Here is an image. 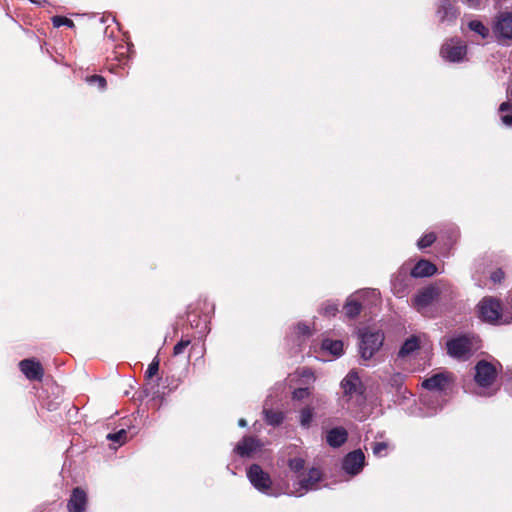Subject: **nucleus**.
I'll list each match as a JSON object with an SVG mask.
<instances>
[{
  "label": "nucleus",
  "mask_w": 512,
  "mask_h": 512,
  "mask_svg": "<svg viewBox=\"0 0 512 512\" xmlns=\"http://www.w3.org/2000/svg\"><path fill=\"white\" fill-rule=\"evenodd\" d=\"M447 353L458 360L469 359L480 348L479 338L474 335H460L447 343Z\"/></svg>",
  "instance_id": "1"
},
{
  "label": "nucleus",
  "mask_w": 512,
  "mask_h": 512,
  "mask_svg": "<svg viewBox=\"0 0 512 512\" xmlns=\"http://www.w3.org/2000/svg\"><path fill=\"white\" fill-rule=\"evenodd\" d=\"M247 476L251 484L260 492L277 497L285 494V489L273 486L272 480L268 473L264 472L258 464H252L248 471Z\"/></svg>",
  "instance_id": "2"
},
{
  "label": "nucleus",
  "mask_w": 512,
  "mask_h": 512,
  "mask_svg": "<svg viewBox=\"0 0 512 512\" xmlns=\"http://www.w3.org/2000/svg\"><path fill=\"white\" fill-rule=\"evenodd\" d=\"M322 479V473L317 468H311L306 475H297V481L293 483L292 488L287 486L285 494L301 497L311 490L317 489V484Z\"/></svg>",
  "instance_id": "3"
},
{
  "label": "nucleus",
  "mask_w": 512,
  "mask_h": 512,
  "mask_svg": "<svg viewBox=\"0 0 512 512\" xmlns=\"http://www.w3.org/2000/svg\"><path fill=\"white\" fill-rule=\"evenodd\" d=\"M477 309L479 317L485 322L495 323L500 321L503 324H508L512 321V319L503 315L501 303L494 297H484L477 305Z\"/></svg>",
  "instance_id": "4"
},
{
  "label": "nucleus",
  "mask_w": 512,
  "mask_h": 512,
  "mask_svg": "<svg viewBox=\"0 0 512 512\" xmlns=\"http://www.w3.org/2000/svg\"><path fill=\"white\" fill-rule=\"evenodd\" d=\"M384 335L380 331H363L360 335L359 350L364 360H369L381 348Z\"/></svg>",
  "instance_id": "5"
},
{
  "label": "nucleus",
  "mask_w": 512,
  "mask_h": 512,
  "mask_svg": "<svg viewBox=\"0 0 512 512\" xmlns=\"http://www.w3.org/2000/svg\"><path fill=\"white\" fill-rule=\"evenodd\" d=\"M443 287V285L436 283L421 289L413 298V306L418 312H422L440 299Z\"/></svg>",
  "instance_id": "6"
},
{
  "label": "nucleus",
  "mask_w": 512,
  "mask_h": 512,
  "mask_svg": "<svg viewBox=\"0 0 512 512\" xmlns=\"http://www.w3.org/2000/svg\"><path fill=\"white\" fill-rule=\"evenodd\" d=\"M497 376L496 367L485 361L481 360L475 366L474 379L480 387H489L492 385Z\"/></svg>",
  "instance_id": "7"
},
{
  "label": "nucleus",
  "mask_w": 512,
  "mask_h": 512,
  "mask_svg": "<svg viewBox=\"0 0 512 512\" xmlns=\"http://www.w3.org/2000/svg\"><path fill=\"white\" fill-rule=\"evenodd\" d=\"M466 52V45L458 39H450L442 45L440 51L442 57L450 62L462 61Z\"/></svg>",
  "instance_id": "8"
},
{
  "label": "nucleus",
  "mask_w": 512,
  "mask_h": 512,
  "mask_svg": "<svg viewBox=\"0 0 512 512\" xmlns=\"http://www.w3.org/2000/svg\"><path fill=\"white\" fill-rule=\"evenodd\" d=\"M365 464V455L362 450H354L348 453L342 462L343 470L350 475H357L361 472Z\"/></svg>",
  "instance_id": "9"
},
{
  "label": "nucleus",
  "mask_w": 512,
  "mask_h": 512,
  "mask_svg": "<svg viewBox=\"0 0 512 512\" xmlns=\"http://www.w3.org/2000/svg\"><path fill=\"white\" fill-rule=\"evenodd\" d=\"M341 386L345 396L361 398L363 393L362 383L356 372H349L342 380Z\"/></svg>",
  "instance_id": "10"
},
{
  "label": "nucleus",
  "mask_w": 512,
  "mask_h": 512,
  "mask_svg": "<svg viewBox=\"0 0 512 512\" xmlns=\"http://www.w3.org/2000/svg\"><path fill=\"white\" fill-rule=\"evenodd\" d=\"M22 373L31 381H41L44 375L40 362L34 359H24L19 363Z\"/></svg>",
  "instance_id": "11"
},
{
  "label": "nucleus",
  "mask_w": 512,
  "mask_h": 512,
  "mask_svg": "<svg viewBox=\"0 0 512 512\" xmlns=\"http://www.w3.org/2000/svg\"><path fill=\"white\" fill-rule=\"evenodd\" d=\"M87 502L86 492L80 487L74 488L67 503L68 512H85Z\"/></svg>",
  "instance_id": "12"
},
{
  "label": "nucleus",
  "mask_w": 512,
  "mask_h": 512,
  "mask_svg": "<svg viewBox=\"0 0 512 512\" xmlns=\"http://www.w3.org/2000/svg\"><path fill=\"white\" fill-rule=\"evenodd\" d=\"M494 31L498 37L512 39V13L505 12L499 15Z\"/></svg>",
  "instance_id": "13"
},
{
  "label": "nucleus",
  "mask_w": 512,
  "mask_h": 512,
  "mask_svg": "<svg viewBox=\"0 0 512 512\" xmlns=\"http://www.w3.org/2000/svg\"><path fill=\"white\" fill-rule=\"evenodd\" d=\"M391 284L392 291L397 297L402 298L406 296L409 287V277L407 275V270L401 268L399 272L393 277Z\"/></svg>",
  "instance_id": "14"
},
{
  "label": "nucleus",
  "mask_w": 512,
  "mask_h": 512,
  "mask_svg": "<svg viewBox=\"0 0 512 512\" xmlns=\"http://www.w3.org/2000/svg\"><path fill=\"white\" fill-rule=\"evenodd\" d=\"M437 16L441 22H452L458 16V11L450 0H440Z\"/></svg>",
  "instance_id": "15"
},
{
  "label": "nucleus",
  "mask_w": 512,
  "mask_h": 512,
  "mask_svg": "<svg viewBox=\"0 0 512 512\" xmlns=\"http://www.w3.org/2000/svg\"><path fill=\"white\" fill-rule=\"evenodd\" d=\"M348 438V433L343 427L330 429L326 434V442L330 447L338 448L342 446Z\"/></svg>",
  "instance_id": "16"
},
{
  "label": "nucleus",
  "mask_w": 512,
  "mask_h": 512,
  "mask_svg": "<svg viewBox=\"0 0 512 512\" xmlns=\"http://www.w3.org/2000/svg\"><path fill=\"white\" fill-rule=\"evenodd\" d=\"M259 447L260 442L256 438L248 436L244 437L243 440L236 445L235 452L242 457H249Z\"/></svg>",
  "instance_id": "17"
},
{
  "label": "nucleus",
  "mask_w": 512,
  "mask_h": 512,
  "mask_svg": "<svg viewBox=\"0 0 512 512\" xmlns=\"http://www.w3.org/2000/svg\"><path fill=\"white\" fill-rule=\"evenodd\" d=\"M437 271L436 266L428 260H420L411 270V276L414 278L429 277Z\"/></svg>",
  "instance_id": "18"
},
{
  "label": "nucleus",
  "mask_w": 512,
  "mask_h": 512,
  "mask_svg": "<svg viewBox=\"0 0 512 512\" xmlns=\"http://www.w3.org/2000/svg\"><path fill=\"white\" fill-rule=\"evenodd\" d=\"M448 382V377L444 373H438L423 381L422 386L428 390H441Z\"/></svg>",
  "instance_id": "19"
},
{
  "label": "nucleus",
  "mask_w": 512,
  "mask_h": 512,
  "mask_svg": "<svg viewBox=\"0 0 512 512\" xmlns=\"http://www.w3.org/2000/svg\"><path fill=\"white\" fill-rule=\"evenodd\" d=\"M362 306L357 300L356 295L350 296L346 304L344 306V311L347 317L349 318H355L357 317L361 312Z\"/></svg>",
  "instance_id": "20"
},
{
  "label": "nucleus",
  "mask_w": 512,
  "mask_h": 512,
  "mask_svg": "<svg viewBox=\"0 0 512 512\" xmlns=\"http://www.w3.org/2000/svg\"><path fill=\"white\" fill-rule=\"evenodd\" d=\"M419 348V340L417 337L412 336L408 338L399 350L400 357H406L413 353L415 350Z\"/></svg>",
  "instance_id": "21"
},
{
  "label": "nucleus",
  "mask_w": 512,
  "mask_h": 512,
  "mask_svg": "<svg viewBox=\"0 0 512 512\" xmlns=\"http://www.w3.org/2000/svg\"><path fill=\"white\" fill-rule=\"evenodd\" d=\"M322 349L329 351L334 356H340L343 352V343L339 340L324 339Z\"/></svg>",
  "instance_id": "22"
},
{
  "label": "nucleus",
  "mask_w": 512,
  "mask_h": 512,
  "mask_svg": "<svg viewBox=\"0 0 512 512\" xmlns=\"http://www.w3.org/2000/svg\"><path fill=\"white\" fill-rule=\"evenodd\" d=\"M499 114L502 123L508 127L512 126V107L508 102H503L499 107Z\"/></svg>",
  "instance_id": "23"
},
{
  "label": "nucleus",
  "mask_w": 512,
  "mask_h": 512,
  "mask_svg": "<svg viewBox=\"0 0 512 512\" xmlns=\"http://www.w3.org/2000/svg\"><path fill=\"white\" fill-rule=\"evenodd\" d=\"M468 26L472 31L479 34L483 39L489 36V29L486 26H484L483 23L480 21H470Z\"/></svg>",
  "instance_id": "24"
},
{
  "label": "nucleus",
  "mask_w": 512,
  "mask_h": 512,
  "mask_svg": "<svg viewBox=\"0 0 512 512\" xmlns=\"http://www.w3.org/2000/svg\"><path fill=\"white\" fill-rule=\"evenodd\" d=\"M265 420L268 424L276 426L283 421V414L281 412H275L271 410H264Z\"/></svg>",
  "instance_id": "25"
},
{
  "label": "nucleus",
  "mask_w": 512,
  "mask_h": 512,
  "mask_svg": "<svg viewBox=\"0 0 512 512\" xmlns=\"http://www.w3.org/2000/svg\"><path fill=\"white\" fill-rule=\"evenodd\" d=\"M313 419V409L305 407L300 411V424L304 428H308Z\"/></svg>",
  "instance_id": "26"
},
{
  "label": "nucleus",
  "mask_w": 512,
  "mask_h": 512,
  "mask_svg": "<svg viewBox=\"0 0 512 512\" xmlns=\"http://www.w3.org/2000/svg\"><path fill=\"white\" fill-rule=\"evenodd\" d=\"M107 439L109 441L116 442L119 445H122L123 443H125V441L127 439V432H126V430L121 429L116 433H109L107 435Z\"/></svg>",
  "instance_id": "27"
},
{
  "label": "nucleus",
  "mask_w": 512,
  "mask_h": 512,
  "mask_svg": "<svg viewBox=\"0 0 512 512\" xmlns=\"http://www.w3.org/2000/svg\"><path fill=\"white\" fill-rule=\"evenodd\" d=\"M288 466L291 471L295 473L301 472L305 467V461L302 458H291L288 461Z\"/></svg>",
  "instance_id": "28"
},
{
  "label": "nucleus",
  "mask_w": 512,
  "mask_h": 512,
  "mask_svg": "<svg viewBox=\"0 0 512 512\" xmlns=\"http://www.w3.org/2000/svg\"><path fill=\"white\" fill-rule=\"evenodd\" d=\"M388 449L387 442H374L372 443L373 454L377 457H383L386 455Z\"/></svg>",
  "instance_id": "29"
},
{
  "label": "nucleus",
  "mask_w": 512,
  "mask_h": 512,
  "mask_svg": "<svg viewBox=\"0 0 512 512\" xmlns=\"http://www.w3.org/2000/svg\"><path fill=\"white\" fill-rule=\"evenodd\" d=\"M320 311L325 316H334L338 312V305L328 301L322 305Z\"/></svg>",
  "instance_id": "30"
},
{
  "label": "nucleus",
  "mask_w": 512,
  "mask_h": 512,
  "mask_svg": "<svg viewBox=\"0 0 512 512\" xmlns=\"http://www.w3.org/2000/svg\"><path fill=\"white\" fill-rule=\"evenodd\" d=\"M52 23L54 27H61V26H67V27H74V22L66 17L63 16H54L52 18Z\"/></svg>",
  "instance_id": "31"
},
{
  "label": "nucleus",
  "mask_w": 512,
  "mask_h": 512,
  "mask_svg": "<svg viewBox=\"0 0 512 512\" xmlns=\"http://www.w3.org/2000/svg\"><path fill=\"white\" fill-rule=\"evenodd\" d=\"M435 240H436L435 234L428 233L418 240L417 245L420 249H423V248H426V247H429L430 245H432Z\"/></svg>",
  "instance_id": "32"
},
{
  "label": "nucleus",
  "mask_w": 512,
  "mask_h": 512,
  "mask_svg": "<svg viewBox=\"0 0 512 512\" xmlns=\"http://www.w3.org/2000/svg\"><path fill=\"white\" fill-rule=\"evenodd\" d=\"M159 371V359L157 357H155L153 359V361L149 364L146 372H145V376L147 378H152L153 376H155Z\"/></svg>",
  "instance_id": "33"
},
{
  "label": "nucleus",
  "mask_w": 512,
  "mask_h": 512,
  "mask_svg": "<svg viewBox=\"0 0 512 512\" xmlns=\"http://www.w3.org/2000/svg\"><path fill=\"white\" fill-rule=\"evenodd\" d=\"M87 81L90 83V84H97L98 87L103 90L105 89L106 87V80L104 77L100 76V75H93L89 78H87Z\"/></svg>",
  "instance_id": "34"
},
{
  "label": "nucleus",
  "mask_w": 512,
  "mask_h": 512,
  "mask_svg": "<svg viewBox=\"0 0 512 512\" xmlns=\"http://www.w3.org/2000/svg\"><path fill=\"white\" fill-rule=\"evenodd\" d=\"M190 344V340L189 339H186V340H180L175 346H174V349H173V354L175 356L177 355H180L184 352V350L189 346Z\"/></svg>",
  "instance_id": "35"
},
{
  "label": "nucleus",
  "mask_w": 512,
  "mask_h": 512,
  "mask_svg": "<svg viewBox=\"0 0 512 512\" xmlns=\"http://www.w3.org/2000/svg\"><path fill=\"white\" fill-rule=\"evenodd\" d=\"M309 395V390L307 388H299L293 392V398L297 400H301L306 398Z\"/></svg>",
  "instance_id": "36"
},
{
  "label": "nucleus",
  "mask_w": 512,
  "mask_h": 512,
  "mask_svg": "<svg viewBox=\"0 0 512 512\" xmlns=\"http://www.w3.org/2000/svg\"><path fill=\"white\" fill-rule=\"evenodd\" d=\"M296 330L299 337H305L310 335V329L306 324H298Z\"/></svg>",
  "instance_id": "37"
},
{
  "label": "nucleus",
  "mask_w": 512,
  "mask_h": 512,
  "mask_svg": "<svg viewBox=\"0 0 512 512\" xmlns=\"http://www.w3.org/2000/svg\"><path fill=\"white\" fill-rule=\"evenodd\" d=\"M490 278L494 283H500L504 278V272L501 269H497L491 273Z\"/></svg>",
  "instance_id": "38"
},
{
  "label": "nucleus",
  "mask_w": 512,
  "mask_h": 512,
  "mask_svg": "<svg viewBox=\"0 0 512 512\" xmlns=\"http://www.w3.org/2000/svg\"><path fill=\"white\" fill-rule=\"evenodd\" d=\"M470 8H477L479 6L478 0H462Z\"/></svg>",
  "instance_id": "39"
},
{
  "label": "nucleus",
  "mask_w": 512,
  "mask_h": 512,
  "mask_svg": "<svg viewBox=\"0 0 512 512\" xmlns=\"http://www.w3.org/2000/svg\"><path fill=\"white\" fill-rule=\"evenodd\" d=\"M238 425H239L240 427H245V426L247 425V422H246V420H245V419H240V420L238 421Z\"/></svg>",
  "instance_id": "40"
},
{
  "label": "nucleus",
  "mask_w": 512,
  "mask_h": 512,
  "mask_svg": "<svg viewBox=\"0 0 512 512\" xmlns=\"http://www.w3.org/2000/svg\"><path fill=\"white\" fill-rule=\"evenodd\" d=\"M507 94L510 100H512V86L507 89Z\"/></svg>",
  "instance_id": "41"
},
{
  "label": "nucleus",
  "mask_w": 512,
  "mask_h": 512,
  "mask_svg": "<svg viewBox=\"0 0 512 512\" xmlns=\"http://www.w3.org/2000/svg\"><path fill=\"white\" fill-rule=\"evenodd\" d=\"M32 2L40 5V4L44 3L45 0H32Z\"/></svg>",
  "instance_id": "42"
},
{
  "label": "nucleus",
  "mask_w": 512,
  "mask_h": 512,
  "mask_svg": "<svg viewBox=\"0 0 512 512\" xmlns=\"http://www.w3.org/2000/svg\"><path fill=\"white\" fill-rule=\"evenodd\" d=\"M361 294H367V291L361 292ZM357 295H360V293H358Z\"/></svg>",
  "instance_id": "43"
}]
</instances>
